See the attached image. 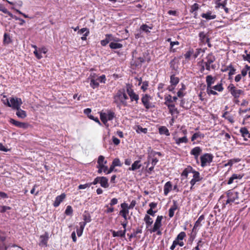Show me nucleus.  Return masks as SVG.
Here are the masks:
<instances>
[{"instance_id": "45", "label": "nucleus", "mask_w": 250, "mask_h": 250, "mask_svg": "<svg viewBox=\"0 0 250 250\" xmlns=\"http://www.w3.org/2000/svg\"><path fill=\"white\" fill-rule=\"evenodd\" d=\"M129 96L131 102H135V104H137L138 103V101L139 99V96L136 93H134L133 94L130 95Z\"/></svg>"}, {"instance_id": "42", "label": "nucleus", "mask_w": 250, "mask_h": 250, "mask_svg": "<svg viewBox=\"0 0 250 250\" xmlns=\"http://www.w3.org/2000/svg\"><path fill=\"white\" fill-rule=\"evenodd\" d=\"M100 119L103 124L106 126L107 128L109 126V124L107 123V121H109L104 115V113H101L100 114Z\"/></svg>"}, {"instance_id": "52", "label": "nucleus", "mask_w": 250, "mask_h": 250, "mask_svg": "<svg viewBox=\"0 0 250 250\" xmlns=\"http://www.w3.org/2000/svg\"><path fill=\"white\" fill-rule=\"evenodd\" d=\"M229 72L228 75H233L236 73V69L234 67L232 64L229 65Z\"/></svg>"}, {"instance_id": "3", "label": "nucleus", "mask_w": 250, "mask_h": 250, "mask_svg": "<svg viewBox=\"0 0 250 250\" xmlns=\"http://www.w3.org/2000/svg\"><path fill=\"white\" fill-rule=\"evenodd\" d=\"M226 194L228 199L225 203H223L222 208H225L228 204H231L239 198V192L233 189L229 190L227 191Z\"/></svg>"}, {"instance_id": "34", "label": "nucleus", "mask_w": 250, "mask_h": 250, "mask_svg": "<svg viewBox=\"0 0 250 250\" xmlns=\"http://www.w3.org/2000/svg\"><path fill=\"white\" fill-rule=\"evenodd\" d=\"M144 220L146 225V228L150 226L153 222L152 219L147 214L145 215Z\"/></svg>"}, {"instance_id": "1", "label": "nucleus", "mask_w": 250, "mask_h": 250, "mask_svg": "<svg viewBox=\"0 0 250 250\" xmlns=\"http://www.w3.org/2000/svg\"><path fill=\"white\" fill-rule=\"evenodd\" d=\"M128 98L125 92V89H120L117 91L113 96L114 103L116 104L117 107L119 108L121 106H127L128 105L127 100Z\"/></svg>"}, {"instance_id": "50", "label": "nucleus", "mask_w": 250, "mask_h": 250, "mask_svg": "<svg viewBox=\"0 0 250 250\" xmlns=\"http://www.w3.org/2000/svg\"><path fill=\"white\" fill-rule=\"evenodd\" d=\"M186 233L184 231H182L177 235V237L175 240L177 242L180 240H183V239L186 237Z\"/></svg>"}, {"instance_id": "2", "label": "nucleus", "mask_w": 250, "mask_h": 250, "mask_svg": "<svg viewBox=\"0 0 250 250\" xmlns=\"http://www.w3.org/2000/svg\"><path fill=\"white\" fill-rule=\"evenodd\" d=\"M205 61L203 60L199 62L200 63H203L206 66V69L210 71L211 69L214 70L216 68V65L213 63L216 60V57L212 53H210L205 58Z\"/></svg>"}, {"instance_id": "15", "label": "nucleus", "mask_w": 250, "mask_h": 250, "mask_svg": "<svg viewBox=\"0 0 250 250\" xmlns=\"http://www.w3.org/2000/svg\"><path fill=\"white\" fill-rule=\"evenodd\" d=\"M243 175L239 174H233L229 178L227 184L230 185L234 182L235 180H240L243 177Z\"/></svg>"}, {"instance_id": "18", "label": "nucleus", "mask_w": 250, "mask_h": 250, "mask_svg": "<svg viewBox=\"0 0 250 250\" xmlns=\"http://www.w3.org/2000/svg\"><path fill=\"white\" fill-rule=\"evenodd\" d=\"M48 240V234L45 233L44 235H41L40 238V244L42 246H46Z\"/></svg>"}, {"instance_id": "21", "label": "nucleus", "mask_w": 250, "mask_h": 250, "mask_svg": "<svg viewBox=\"0 0 250 250\" xmlns=\"http://www.w3.org/2000/svg\"><path fill=\"white\" fill-rule=\"evenodd\" d=\"M215 81V78L213 77L211 75H208L206 77V83L207 87H211Z\"/></svg>"}, {"instance_id": "11", "label": "nucleus", "mask_w": 250, "mask_h": 250, "mask_svg": "<svg viewBox=\"0 0 250 250\" xmlns=\"http://www.w3.org/2000/svg\"><path fill=\"white\" fill-rule=\"evenodd\" d=\"M65 198V194L64 193H62L60 195L57 196L55 198V201L53 203V206L55 207H58L61 202H62L63 199Z\"/></svg>"}, {"instance_id": "41", "label": "nucleus", "mask_w": 250, "mask_h": 250, "mask_svg": "<svg viewBox=\"0 0 250 250\" xmlns=\"http://www.w3.org/2000/svg\"><path fill=\"white\" fill-rule=\"evenodd\" d=\"M152 26H149L146 24H143L140 26V29L146 33H148L150 32L149 29H152Z\"/></svg>"}, {"instance_id": "6", "label": "nucleus", "mask_w": 250, "mask_h": 250, "mask_svg": "<svg viewBox=\"0 0 250 250\" xmlns=\"http://www.w3.org/2000/svg\"><path fill=\"white\" fill-rule=\"evenodd\" d=\"M227 89L235 99H238L244 93L242 90L237 89L232 83H230Z\"/></svg>"}, {"instance_id": "31", "label": "nucleus", "mask_w": 250, "mask_h": 250, "mask_svg": "<svg viewBox=\"0 0 250 250\" xmlns=\"http://www.w3.org/2000/svg\"><path fill=\"white\" fill-rule=\"evenodd\" d=\"M142 64V63L137 60V59L135 60L133 59L131 62V65L133 69L141 67Z\"/></svg>"}, {"instance_id": "32", "label": "nucleus", "mask_w": 250, "mask_h": 250, "mask_svg": "<svg viewBox=\"0 0 250 250\" xmlns=\"http://www.w3.org/2000/svg\"><path fill=\"white\" fill-rule=\"evenodd\" d=\"M80 228L77 229L76 231L78 237H80L82 235L84 228L85 226V223H79Z\"/></svg>"}, {"instance_id": "51", "label": "nucleus", "mask_w": 250, "mask_h": 250, "mask_svg": "<svg viewBox=\"0 0 250 250\" xmlns=\"http://www.w3.org/2000/svg\"><path fill=\"white\" fill-rule=\"evenodd\" d=\"M165 104L167 106L168 104H170V103H172V96L168 95L165 97Z\"/></svg>"}, {"instance_id": "10", "label": "nucleus", "mask_w": 250, "mask_h": 250, "mask_svg": "<svg viewBox=\"0 0 250 250\" xmlns=\"http://www.w3.org/2000/svg\"><path fill=\"white\" fill-rule=\"evenodd\" d=\"M202 149L200 146H196L193 148L190 152V155L194 156V159L196 160L197 163H199L198 157L202 153Z\"/></svg>"}, {"instance_id": "27", "label": "nucleus", "mask_w": 250, "mask_h": 250, "mask_svg": "<svg viewBox=\"0 0 250 250\" xmlns=\"http://www.w3.org/2000/svg\"><path fill=\"white\" fill-rule=\"evenodd\" d=\"M193 168L191 166H188L182 172L181 174L182 176H185L186 178L188 177L189 173H192Z\"/></svg>"}, {"instance_id": "61", "label": "nucleus", "mask_w": 250, "mask_h": 250, "mask_svg": "<svg viewBox=\"0 0 250 250\" xmlns=\"http://www.w3.org/2000/svg\"><path fill=\"white\" fill-rule=\"evenodd\" d=\"M129 206L128 204L126 203H123L121 204V207L122 208V209L121 210H125L127 211V212H129Z\"/></svg>"}, {"instance_id": "56", "label": "nucleus", "mask_w": 250, "mask_h": 250, "mask_svg": "<svg viewBox=\"0 0 250 250\" xmlns=\"http://www.w3.org/2000/svg\"><path fill=\"white\" fill-rule=\"evenodd\" d=\"M199 8V4L196 3H195L191 6L190 9V12L191 13H193V12L197 11Z\"/></svg>"}, {"instance_id": "19", "label": "nucleus", "mask_w": 250, "mask_h": 250, "mask_svg": "<svg viewBox=\"0 0 250 250\" xmlns=\"http://www.w3.org/2000/svg\"><path fill=\"white\" fill-rule=\"evenodd\" d=\"M108 180L105 177H100V184L101 186L104 188H107L108 187L109 185L108 183Z\"/></svg>"}, {"instance_id": "39", "label": "nucleus", "mask_w": 250, "mask_h": 250, "mask_svg": "<svg viewBox=\"0 0 250 250\" xmlns=\"http://www.w3.org/2000/svg\"><path fill=\"white\" fill-rule=\"evenodd\" d=\"M240 132L241 133L242 136L244 137V140L245 141L248 140V139L246 138L248 134H249V131L248 129L245 127H242L240 129Z\"/></svg>"}, {"instance_id": "12", "label": "nucleus", "mask_w": 250, "mask_h": 250, "mask_svg": "<svg viewBox=\"0 0 250 250\" xmlns=\"http://www.w3.org/2000/svg\"><path fill=\"white\" fill-rule=\"evenodd\" d=\"M159 159L156 157H152L150 162L151 166L148 168L147 172L148 174H151L152 172L154 171V167L156 166L157 163L158 162Z\"/></svg>"}, {"instance_id": "24", "label": "nucleus", "mask_w": 250, "mask_h": 250, "mask_svg": "<svg viewBox=\"0 0 250 250\" xmlns=\"http://www.w3.org/2000/svg\"><path fill=\"white\" fill-rule=\"evenodd\" d=\"M205 219L204 215H201L198 218L197 220L195 222L193 228L192 229V231L196 229L198 227L202 226L201 223Z\"/></svg>"}, {"instance_id": "25", "label": "nucleus", "mask_w": 250, "mask_h": 250, "mask_svg": "<svg viewBox=\"0 0 250 250\" xmlns=\"http://www.w3.org/2000/svg\"><path fill=\"white\" fill-rule=\"evenodd\" d=\"M199 37L200 41L204 43L209 42V39L207 37L206 34L204 32H201L199 33Z\"/></svg>"}, {"instance_id": "37", "label": "nucleus", "mask_w": 250, "mask_h": 250, "mask_svg": "<svg viewBox=\"0 0 250 250\" xmlns=\"http://www.w3.org/2000/svg\"><path fill=\"white\" fill-rule=\"evenodd\" d=\"M192 173L193 174V179L196 180L197 182H199L202 180L203 178L200 176V173L196 171L195 169H193Z\"/></svg>"}, {"instance_id": "40", "label": "nucleus", "mask_w": 250, "mask_h": 250, "mask_svg": "<svg viewBox=\"0 0 250 250\" xmlns=\"http://www.w3.org/2000/svg\"><path fill=\"white\" fill-rule=\"evenodd\" d=\"M167 106L169 110V113H171L172 115L175 113H178L177 109V108L175 107V106L174 104H168L167 105Z\"/></svg>"}, {"instance_id": "46", "label": "nucleus", "mask_w": 250, "mask_h": 250, "mask_svg": "<svg viewBox=\"0 0 250 250\" xmlns=\"http://www.w3.org/2000/svg\"><path fill=\"white\" fill-rule=\"evenodd\" d=\"M3 42L4 44H7L11 42L9 35L6 33H5L4 34Z\"/></svg>"}, {"instance_id": "26", "label": "nucleus", "mask_w": 250, "mask_h": 250, "mask_svg": "<svg viewBox=\"0 0 250 250\" xmlns=\"http://www.w3.org/2000/svg\"><path fill=\"white\" fill-rule=\"evenodd\" d=\"M133 129L136 131L138 133H146L147 132V129L146 128H143L141 125H135L133 127Z\"/></svg>"}, {"instance_id": "4", "label": "nucleus", "mask_w": 250, "mask_h": 250, "mask_svg": "<svg viewBox=\"0 0 250 250\" xmlns=\"http://www.w3.org/2000/svg\"><path fill=\"white\" fill-rule=\"evenodd\" d=\"M22 104V100L21 98L17 97H12L10 98V101L7 100V105L11 107L13 109H18L21 107Z\"/></svg>"}, {"instance_id": "23", "label": "nucleus", "mask_w": 250, "mask_h": 250, "mask_svg": "<svg viewBox=\"0 0 250 250\" xmlns=\"http://www.w3.org/2000/svg\"><path fill=\"white\" fill-rule=\"evenodd\" d=\"M158 130L160 135H165L167 136L170 135L168 129L165 126H161Z\"/></svg>"}, {"instance_id": "60", "label": "nucleus", "mask_w": 250, "mask_h": 250, "mask_svg": "<svg viewBox=\"0 0 250 250\" xmlns=\"http://www.w3.org/2000/svg\"><path fill=\"white\" fill-rule=\"evenodd\" d=\"M65 213L66 215H71L73 213V209L71 206H68L65 210Z\"/></svg>"}, {"instance_id": "55", "label": "nucleus", "mask_w": 250, "mask_h": 250, "mask_svg": "<svg viewBox=\"0 0 250 250\" xmlns=\"http://www.w3.org/2000/svg\"><path fill=\"white\" fill-rule=\"evenodd\" d=\"M245 53L246 55H243L244 60L247 61L250 63V51L248 52L247 50H245Z\"/></svg>"}, {"instance_id": "43", "label": "nucleus", "mask_w": 250, "mask_h": 250, "mask_svg": "<svg viewBox=\"0 0 250 250\" xmlns=\"http://www.w3.org/2000/svg\"><path fill=\"white\" fill-rule=\"evenodd\" d=\"M105 117L109 120H112L115 117V113L111 111H108L107 113H104Z\"/></svg>"}, {"instance_id": "58", "label": "nucleus", "mask_w": 250, "mask_h": 250, "mask_svg": "<svg viewBox=\"0 0 250 250\" xmlns=\"http://www.w3.org/2000/svg\"><path fill=\"white\" fill-rule=\"evenodd\" d=\"M112 164L115 167H121L122 164L118 158H115L113 160Z\"/></svg>"}, {"instance_id": "48", "label": "nucleus", "mask_w": 250, "mask_h": 250, "mask_svg": "<svg viewBox=\"0 0 250 250\" xmlns=\"http://www.w3.org/2000/svg\"><path fill=\"white\" fill-rule=\"evenodd\" d=\"M179 44H180V43L178 41L171 42L170 45V51L172 52H175L176 51V50L175 48H174L173 47L174 45H179Z\"/></svg>"}, {"instance_id": "53", "label": "nucleus", "mask_w": 250, "mask_h": 250, "mask_svg": "<svg viewBox=\"0 0 250 250\" xmlns=\"http://www.w3.org/2000/svg\"><path fill=\"white\" fill-rule=\"evenodd\" d=\"M212 88L219 92H221L224 89L222 83H219L215 86H213V87H212Z\"/></svg>"}, {"instance_id": "54", "label": "nucleus", "mask_w": 250, "mask_h": 250, "mask_svg": "<svg viewBox=\"0 0 250 250\" xmlns=\"http://www.w3.org/2000/svg\"><path fill=\"white\" fill-rule=\"evenodd\" d=\"M126 90L128 96H130V95L133 94L135 93L133 89H132L131 86L129 84L126 85Z\"/></svg>"}, {"instance_id": "33", "label": "nucleus", "mask_w": 250, "mask_h": 250, "mask_svg": "<svg viewBox=\"0 0 250 250\" xmlns=\"http://www.w3.org/2000/svg\"><path fill=\"white\" fill-rule=\"evenodd\" d=\"M123 46V45L122 44L118 43L117 42H111L109 43V47L111 49H112L121 48H122Z\"/></svg>"}, {"instance_id": "35", "label": "nucleus", "mask_w": 250, "mask_h": 250, "mask_svg": "<svg viewBox=\"0 0 250 250\" xmlns=\"http://www.w3.org/2000/svg\"><path fill=\"white\" fill-rule=\"evenodd\" d=\"M204 137V134L200 132H197L193 134L191 138V141H194L196 140L197 138H200V139H203Z\"/></svg>"}, {"instance_id": "49", "label": "nucleus", "mask_w": 250, "mask_h": 250, "mask_svg": "<svg viewBox=\"0 0 250 250\" xmlns=\"http://www.w3.org/2000/svg\"><path fill=\"white\" fill-rule=\"evenodd\" d=\"M90 85L92 88L95 89L99 86V83L97 81V80L92 79L90 81Z\"/></svg>"}, {"instance_id": "7", "label": "nucleus", "mask_w": 250, "mask_h": 250, "mask_svg": "<svg viewBox=\"0 0 250 250\" xmlns=\"http://www.w3.org/2000/svg\"><path fill=\"white\" fill-rule=\"evenodd\" d=\"M32 47L35 49L33 53L38 59H41L45 55L47 50L45 47L38 48L36 45H32Z\"/></svg>"}, {"instance_id": "47", "label": "nucleus", "mask_w": 250, "mask_h": 250, "mask_svg": "<svg viewBox=\"0 0 250 250\" xmlns=\"http://www.w3.org/2000/svg\"><path fill=\"white\" fill-rule=\"evenodd\" d=\"M193 54V49H191L188 51L185 54L184 57L187 60H189L191 56Z\"/></svg>"}, {"instance_id": "20", "label": "nucleus", "mask_w": 250, "mask_h": 250, "mask_svg": "<svg viewBox=\"0 0 250 250\" xmlns=\"http://www.w3.org/2000/svg\"><path fill=\"white\" fill-rule=\"evenodd\" d=\"M173 139L175 140L176 144L178 145H180L182 143L186 144L188 142V139L186 136L181 138L174 137Z\"/></svg>"}, {"instance_id": "17", "label": "nucleus", "mask_w": 250, "mask_h": 250, "mask_svg": "<svg viewBox=\"0 0 250 250\" xmlns=\"http://www.w3.org/2000/svg\"><path fill=\"white\" fill-rule=\"evenodd\" d=\"M112 234L113 237H125V234L126 232V229H124L123 230H120L118 231L111 230Z\"/></svg>"}, {"instance_id": "36", "label": "nucleus", "mask_w": 250, "mask_h": 250, "mask_svg": "<svg viewBox=\"0 0 250 250\" xmlns=\"http://www.w3.org/2000/svg\"><path fill=\"white\" fill-rule=\"evenodd\" d=\"M241 161V159L237 158L230 159L228 161L227 164H225L224 166H230V167L233 165L234 163H237Z\"/></svg>"}, {"instance_id": "63", "label": "nucleus", "mask_w": 250, "mask_h": 250, "mask_svg": "<svg viewBox=\"0 0 250 250\" xmlns=\"http://www.w3.org/2000/svg\"><path fill=\"white\" fill-rule=\"evenodd\" d=\"M212 87H207V92L208 95H218V93L214 90L211 89Z\"/></svg>"}, {"instance_id": "64", "label": "nucleus", "mask_w": 250, "mask_h": 250, "mask_svg": "<svg viewBox=\"0 0 250 250\" xmlns=\"http://www.w3.org/2000/svg\"><path fill=\"white\" fill-rule=\"evenodd\" d=\"M202 49L201 48H197L196 49L195 51H193V54H192V56L194 59H196L200 54Z\"/></svg>"}, {"instance_id": "62", "label": "nucleus", "mask_w": 250, "mask_h": 250, "mask_svg": "<svg viewBox=\"0 0 250 250\" xmlns=\"http://www.w3.org/2000/svg\"><path fill=\"white\" fill-rule=\"evenodd\" d=\"M97 163L98 164L101 163V164H106L107 163V161H104V156H103L102 155H100L98 157V161H97Z\"/></svg>"}, {"instance_id": "8", "label": "nucleus", "mask_w": 250, "mask_h": 250, "mask_svg": "<svg viewBox=\"0 0 250 250\" xmlns=\"http://www.w3.org/2000/svg\"><path fill=\"white\" fill-rule=\"evenodd\" d=\"M163 219L162 216H158L154 223L153 227L152 229H149V232L151 233L155 232L158 229H159L162 226V220Z\"/></svg>"}, {"instance_id": "22", "label": "nucleus", "mask_w": 250, "mask_h": 250, "mask_svg": "<svg viewBox=\"0 0 250 250\" xmlns=\"http://www.w3.org/2000/svg\"><path fill=\"white\" fill-rule=\"evenodd\" d=\"M83 219L84 220L83 222H81V223H85V225L87 223H89L91 222V216L89 214V213L87 211H85L83 215Z\"/></svg>"}, {"instance_id": "5", "label": "nucleus", "mask_w": 250, "mask_h": 250, "mask_svg": "<svg viewBox=\"0 0 250 250\" xmlns=\"http://www.w3.org/2000/svg\"><path fill=\"white\" fill-rule=\"evenodd\" d=\"M201 166L204 167L209 165L213 161V156L211 153H206L200 156Z\"/></svg>"}, {"instance_id": "16", "label": "nucleus", "mask_w": 250, "mask_h": 250, "mask_svg": "<svg viewBox=\"0 0 250 250\" xmlns=\"http://www.w3.org/2000/svg\"><path fill=\"white\" fill-rule=\"evenodd\" d=\"M173 205L171 206L168 210V216L172 218L174 216V211L178 208V205L175 201H173Z\"/></svg>"}, {"instance_id": "28", "label": "nucleus", "mask_w": 250, "mask_h": 250, "mask_svg": "<svg viewBox=\"0 0 250 250\" xmlns=\"http://www.w3.org/2000/svg\"><path fill=\"white\" fill-rule=\"evenodd\" d=\"M179 78L175 77L174 74H172L170 76V83L171 85L176 86L179 83Z\"/></svg>"}, {"instance_id": "59", "label": "nucleus", "mask_w": 250, "mask_h": 250, "mask_svg": "<svg viewBox=\"0 0 250 250\" xmlns=\"http://www.w3.org/2000/svg\"><path fill=\"white\" fill-rule=\"evenodd\" d=\"M110 42H118L122 41L120 39L113 36L112 34H108Z\"/></svg>"}, {"instance_id": "44", "label": "nucleus", "mask_w": 250, "mask_h": 250, "mask_svg": "<svg viewBox=\"0 0 250 250\" xmlns=\"http://www.w3.org/2000/svg\"><path fill=\"white\" fill-rule=\"evenodd\" d=\"M0 11H2L5 14H7L8 16H9L11 18H13V14L8 11V10L2 4H0Z\"/></svg>"}, {"instance_id": "38", "label": "nucleus", "mask_w": 250, "mask_h": 250, "mask_svg": "<svg viewBox=\"0 0 250 250\" xmlns=\"http://www.w3.org/2000/svg\"><path fill=\"white\" fill-rule=\"evenodd\" d=\"M215 3V9H218L220 7H225V5L227 4V0H225L223 2H221V0H216Z\"/></svg>"}, {"instance_id": "13", "label": "nucleus", "mask_w": 250, "mask_h": 250, "mask_svg": "<svg viewBox=\"0 0 250 250\" xmlns=\"http://www.w3.org/2000/svg\"><path fill=\"white\" fill-rule=\"evenodd\" d=\"M139 158L140 159H141V156H140ZM140 160L135 161L132 164L131 167L128 168V170L131 171H135L137 169H139L142 166L141 164H140Z\"/></svg>"}, {"instance_id": "14", "label": "nucleus", "mask_w": 250, "mask_h": 250, "mask_svg": "<svg viewBox=\"0 0 250 250\" xmlns=\"http://www.w3.org/2000/svg\"><path fill=\"white\" fill-rule=\"evenodd\" d=\"M201 16L203 18H205L207 20H213L216 18V15L212 14V12L210 11H208L206 13H202Z\"/></svg>"}, {"instance_id": "29", "label": "nucleus", "mask_w": 250, "mask_h": 250, "mask_svg": "<svg viewBox=\"0 0 250 250\" xmlns=\"http://www.w3.org/2000/svg\"><path fill=\"white\" fill-rule=\"evenodd\" d=\"M172 188V185L171 184V182L170 181L167 182L164 187V194L165 195H167L170 190H171Z\"/></svg>"}, {"instance_id": "30", "label": "nucleus", "mask_w": 250, "mask_h": 250, "mask_svg": "<svg viewBox=\"0 0 250 250\" xmlns=\"http://www.w3.org/2000/svg\"><path fill=\"white\" fill-rule=\"evenodd\" d=\"M16 115L20 118L23 119L26 117V113L24 110L21 109L20 107L18 109H16Z\"/></svg>"}, {"instance_id": "57", "label": "nucleus", "mask_w": 250, "mask_h": 250, "mask_svg": "<svg viewBox=\"0 0 250 250\" xmlns=\"http://www.w3.org/2000/svg\"><path fill=\"white\" fill-rule=\"evenodd\" d=\"M129 212H127V211L125 210H120L119 212V214L121 215L125 220V221H127V220L129 218H127V216Z\"/></svg>"}, {"instance_id": "9", "label": "nucleus", "mask_w": 250, "mask_h": 250, "mask_svg": "<svg viewBox=\"0 0 250 250\" xmlns=\"http://www.w3.org/2000/svg\"><path fill=\"white\" fill-rule=\"evenodd\" d=\"M150 96L148 94L144 95L141 98L142 104L146 109H148L153 107L150 102Z\"/></svg>"}]
</instances>
